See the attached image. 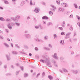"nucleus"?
<instances>
[{
  "label": "nucleus",
  "instance_id": "51",
  "mask_svg": "<svg viewBox=\"0 0 80 80\" xmlns=\"http://www.w3.org/2000/svg\"><path fill=\"white\" fill-rule=\"evenodd\" d=\"M0 38H1V39H3V36L0 35Z\"/></svg>",
  "mask_w": 80,
  "mask_h": 80
},
{
  "label": "nucleus",
  "instance_id": "15",
  "mask_svg": "<svg viewBox=\"0 0 80 80\" xmlns=\"http://www.w3.org/2000/svg\"><path fill=\"white\" fill-rule=\"evenodd\" d=\"M15 25H16V26H17V27H20V24L19 22H15Z\"/></svg>",
  "mask_w": 80,
  "mask_h": 80
},
{
  "label": "nucleus",
  "instance_id": "7",
  "mask_svg": "<svg viewBox=\"0 0 80 80\" xmlns=\"http://www.w3.org/2000/svg\"><path fill=\"white\" fill-rule=\"evenodd\" d=\"M64 10H65L63 8H62L60 7L58 8V12H64Z\"/></svg>",
  "mask_w": 80,
  "mask_h": 80
},
{
  "label": "nucleus",
  "instance_id": "17",
  "mask_svg": "<svg viewBox=\"0 0 80 80\" xmlns=\"http://www.w3.org/2000/svg\"><path fill=\"white\" fill-rule=\"evenodd\" d=\"M6 58H7V60H10V56L6 55Z\"/></svg>",
  "mask_w": 80,
  "mask_h": 80
},
{
  "label": "nucleus",
  "instance_id": "25",
  "mask_svg": "<svg viewBox=\"0 0 80 80\" xmlns=\"http://www.w3.org/2000/svg\"><path fill=\"white\" fill-rule=\"evenodd\" d=\"M53 37H54V40H56L57 38V34H54Z\"/></svg>",
  "mask_w": 80,
  "mask_h": 80
},
{
  "label": "nucleus",
  "instance_id": "4",
  "mask_svg": "<svg viewBox=\"0 0 80 80\" xmlns=\"http://www.w3.org/2000/svg\"><path fill=\"white\" fill-rule=\"evenodd\" d=\"M35 40L36 42H40V43H44V41L42 39H39L38 38H35Z\"/></svg>",
  "mask_w": 80,
  "mask_h": 80
},
{
  "label": "nucleus",
  "instance_id": "57",
  "mask_svg": "<svg viewBox=\"0 0 80 80\" xmlns=\"http://www.w3.org/2000/svg\"><path fill=\"white\" fill-rule=\"evenodd\" d=\"M75 54V52H74L72 51L71 52V55H73V54Z\"/></svg>",
  "mask_w": 80,
  "mask_h": 80
},
{
  "label": "nucleus",
  "instance_id": "13",
  "mask_svg": "<svg viewBox=\"0 0 80 80\" xmlns=\"http://www.w3.org/2000/svg\"><path fill=\"white\" fill-rule=\"evenodd\" d=\"M72 72L74 73L75 74H77V70L75 69H72L71 70Z\"/></svg>",
  "mask_w": 80,
  "mask_h": 80
},
{
  "label": "nucleus",
  "instance_id": "37",
  "mask_svg": "<svg viewBox=\"0 0 80 80\" xmlns=\"http://www.w3.org/2000/svg\"><path fill=\"white\" fill-rule=\"evenodd\" d=\"M52 63H54V64L56 63V61H55L54 59L52 60Z\"/></svg>",
  "mask_w": 80,
  "mask_h": 80
},
{
  "label": "nucleus",
  "instance_id": "9",
  "mask_svg": "<svg viewBox=\"0 0 80 80\" xmlns=\"http://www.w3.org/2000/svg\"><path fill=\"white\" fill-rule=\"evenodd\" d=\"M64 42L65 41H64V40H62L60 41V43L62 45H63L64 44H65Z\"/></svg>",
  "mask_w": 80,
  "mask_h": 80
},
{
  "label": "nucleus",
  "instance_id": "58",
  "mask_svg": "<svg viewBox=\"0 0 80 80\" xmlns=\"http://www.w3.org/2000/svg\"><path fill=\"white\" fill-rule=\"evenodd\" d=\"M42 23H43V24H46V22L45 21H43L42 22Z\"/></svg>",
  "mask_w": 80,
  "mask_h": 80
},
{
  "label": "nucleus",
  "instance_id": "26",
  "mask_svg": "<svg viewBox=\"0 0 80 80\" xmlns=\"http://www.w3.org/2000/svg\"><path fill=\"white\" fill-rule=\"evenodd\" d=\"M48 78H49V79L50 80H52L53 79V77H52L51 75H49L48 76Z\"/></svg>",
  "mask_w": 80,
  "mask_h": 80
},
{
  "label": "nucleus",
  "instance_id": "8",
  "mask_svg": "<svg viewBox=\"0 0 80 80\" xmlns=\"http://www.w3.org/2000/svg\"><path fill=\"white\" fill-rule=\"evenodd\" d=\"M2 1L4 2V3L6 5H8L9 4V2L7 0H2Z\"/></svg>",
  "mask_w": 80,
  "mask_h": 80
},
{
  "label": "nucleus",
  "instance_id": "6",
  "mask_svg": "<svg viewBox=\"0 0 80 80\" xmlns=\"http://www.w3.org/2000/svg\"><path fill=\"white\" fill-rule=\"evenodd\" d=\"M24 35L25 37H26L28 39L30 38L31 37V36L29 34H25Z\"/></svg>",
  "mask_w": 80,
  "mask_h": 80
},
{
  "label": "nucleus",
  "instance_id": "50",
  "mask_svg": "<svg viewBox=\"0 0 80 80\" xmlns=\"http://www.w3.org/2000/svg\"><path fill=\"white\" fill-rule=\"evenodd\" d=\"M15 46H16V47H17L18 48H20V46H18V44H15Z\"/></svg>",
  "mask_w": 80,
  "mask_h": 80
},
{
  "label": "nucleus",
  "instance_id": "64",
  "mask_svg": "<svg viewBox=\"0 0 80 80\" xmlns=\"http://www.w3.org/2000/svg\"><path fill=\"white\" fill-rule=\"evenodd\" d=\"M69 13H70V12L68 11V12H67V13H66V14H67V15H68L69 14Z\"/></svg>",
  "mask_w": 80,
  "mask_h": 80
},
{
  "label": "nucleus",
  "instance_id": "62",
  "mask_svg": "<svg viewBox=\"0 0 80 80\" xmlns=\"http://www.w3.org/2000/svg\"><path fill=\"white\" fill-rule=\"evenodd\" d=\"M42 76L43 77L45 75V72H43L42 73Z\"/></svg>",
  "mask_w": 80,
  "mask_h": 80
},
{
  "label": "nucleus",
  "instance_id": "3",
  "mask_svg": "<svg viewBox=\"0 0 80 80\" xmlns=\"http://www.w3.org/2000/svg\"><path fill=\"white\" fill-rule=\"evenodd\" d=\"M52 57L56 60H58V58H59L58 57V54L57 53H54L52 55Z\"/></svg>",
  "mask_w": 80,
  "mask_h": 80
},
{
  "label": "nucleus",
  "instance_id": "33",
  "mask_svg": "<svg viewBox=\"0 0 80 80\" xmlns=\"http://www.w3.org/2000/svg\"><path fill=\"white\" fill-rule=\"evenodd\" d=\"M6 22H11V20L9 18H7L6 19Z\"/></svg>",
  "mask_w": 80,
  "mask_h": 80
},
{
  "label": "nucleus",
  "instance_id": "56",
  "mask_svg": "<svg viewBox=\"0 0 80 80\" xmlns=\"http://www.w3.org/2000/svg\"><path fill=\"white\" fill-rule=\"evenodd\" d=\"M6 31L7 33H8V32H9V30L7 29H6Z\"/></svg>",
  "mask_w": 80,
  "mask_h": 80
},
{
  "label": "nucleus",
  "instance_id": "27",
  "mask_svg": "<svg viewBox=\"0 0 80 80\" xmlns=\"http://www.w3.org/2000/svg\"><path fill=\"white\" fill-rule=\"evenodd\" d=\"M40 62H42V63H45V60L40 59Z\"/></svg>",
  "mask_w": 80,
  "mask_h": 80
},
{
  "label": "nucleus",
  "instance_id": "46",
  "mask_svg": "<svg viewBox=\"0 0 80 80\" xmlns=\"http://www.w3.org/2000/svg\"><path fill=\"white\" fill-rule=\"evenodd\" d=\"M28 77V74L25 73L24 74V77Z\"/></svg>",
  "mask_w": 80,
  "mask_h": 80
},
{
  "label": "nucleus",
  "instance_id": "32",
  "mask_svg": "<svg viewBox=\"0 0 80 80\" xmlns=\"http://www.w3.org/2000/svg\"><path fill=\"white\" fill-rule=\"evenodd\" d=\"M49 15L51 16L53 15V12H51V11H49Z\"/></svg>",
  "mask_w": 80,
  "mask_h": 80
},
{
  "label": "nucleus",
  "instance_id": "47",
  "mask_svg": "<svg viewBox=\"0 0 80 80\" xmlns=\"http://www.w3.org/2000/svg\"><path fill=\"white\" fill-rule=\"evenodd\" d=\"M19 71H16V75H18V74H19Z\"/></svg>",
  "mask_w": 80,
  "mask_h": 80
},
{
  "label": "nucleus",
  "instance_id": "54",
  "mask_svg": "<svg viewBox=\"0 0 80 80\" xmlns=\"http://www.w3.org/2000/svg\"><path fill=\"white\" fill-rule=\"evenodd\" d=\"M4 68L5 69H6L7 68V65H5L4 66Z\"/></svg>",
  "mask_w": 80,
  "mask_h": 80
},
{
  "label": "nucleus",
  "instance_id": "22",
  "mask_svg": "<svg viewBox=\"0 0 80 80\" xmlns=\"http://www.w3.org/2000/svg\"><path fill=\"white\" fill-rule=\"evenodd\" d=\"M52 23L51 22H49L48 23L47 26L48 27H49L50 25H52Z\"/></svg>",
  "mask_w": 80,
  "mask_h": 80
},
{
  "label": "nucleus",
  "instance_id": "20",
  "mask_svg": "<svg viewBox=\"0 0 80 80\" xmlns=\"http://www.w3.org/2000/svg\"><path fill=\"white\" fill-rule=\"evenodd\" d=\"M0 20L1 21H2V22H4L5 21V19L3 17H0Z\"/></svg>",
  "mask_w": 80,
  "mask_h": 80
},
{
  "label": "nucleus",
  "instance_id": "19",
  "mask_svg": "<svg viewBox=\"0 0 80 80\" xmlns=\"http://www.w3.org/2000/svg\"><path fill=\"white\" fill-rule=\"evenodd\" d=\"M61 62H62V61L63 59H64V58L62 56H60L59 58Z\"/></svg>",
  "mask_w": 80,
  "mask_h": 80
},
{
  "label": "nucleus",
  "instance_id": "14",
  "mask_svg": "<svg viewBox=\"0 0 80 80\" xmlns=\"http://www.w3.org/2000/svg\"><path fill=\"white\" fill-rule=\"evenodd\" d=\"M43 48L44 49V50H48V51H50V48H48L44 47Z\"/></svg>",
  "mask_w": 80,
  "mask_h": 80
},
{
  "label": "nucleus",
  "instance_id": "36",
  "mask_svg": "<svg viewBox=\"0 0 80 80\" xmlns=\"http://www.w3.org/2000/svg\"><path fill=\"white\" fill-rule=\"evenodd\" d=\"M39 26H35V28L36 29H39Z\"/></svg>",
  "mask_w": 80,
  "mask_h": 80
},
{
  "label": "nucleus",
  "instance_id": "31",
  "mask_svg": "<svg viewBox=\"0 0 80 80\" xmlns=\"http://www.w3.org/2000/svg\"><path fill=\"white\" fill-rule=\"evenodd\" d=\"M70 27L69 28V30H70L71 31H72L73 30V27H72V26H70Z\"/></svg>",
  "mask_w": 80,
  "mask_h": 80
},
{
  "label": "nucleus",
  "instance_id": "40",
  "mask_svg": "<svg viewBox=\"0 0 80 80\" xmlns=\"http://www.w3.org/2000/svg\"><path fill=\"white\" fill-rule=\"evenodd\" d=\"M11 19L12 20H13L14 21V22H15V21L16 20V19H15V18L13 17H12L11 18Z\"/></svg>",
  "mask_w": 80,
  "mask_h": 80
},
{
  "label": "nucleus",
  "instance_id": "39",
  "mask_svg": "<svg viewBox=\"0 0 80 80\" xmlns=\"http://www.w3.org/2000/svg\"><path fill=\"white\" fill-rule=\"evenodd\" d=\"M70 36H66V35L65 38L66 39H67V38H70Z\"/></svg>",
  "mask_w": 80,
  "mask_h": 80
},
{
  "label": "nucleus",
  "instance_id": "5",
  "mask_svg": "<svg viewBox=\"0 0 80 80\" xmlns=\"http://www.w3.org/2000/svg\"><path fill=\"white\" fill-rule=\"evenodd\" d=\"M40 12V9H39L38 7L35 8L34 10V12L35 13H39Z\"/></svg>",
  "mask_w": 80,
  "mask_h": 80
},
{
  "label": "nucleus",
  "instance_id": "28",
  "mask_svg": "<svg viewBox=\"0 0 80 80\" xmlns=\"http://www.w3.org/2000/svg\"><path fill=\"white\" fill-rule=\"evenodd\" d=\"M76 72H77V74L78 73H79L80 72V70L79 69H76Z\"/></svg>",
  "mask_w": 80,
  "mask_h": 80
},
{
  "label": "nucleus",
  "instance_id": "59",
  "mask_svg": "<svg viewBox=\"0 0 80 80\" xmlns=\"http://www.w3.org/2000/svg\"><path fill=\"white\" fill-rule=\"evenodd\" d=\"M36 37V38H38V37H39V36L38 35H37L35 36Z\"/></svg>",
  "mask_w": 80,
  "mask_h": 80
},
{
  "label": "nucleus",
  "instance_id": "10",
  "mask_svg": "<svg viewBox=\"0 0 80 80\" xmlns=\"http://www.w3.org/2000/svg\"><path fill=\"white\" fill-rule=\"evenodd\" d=\"M61 5L62 6V7H67V4L65 3H61Z\"/></svg>",
  "mask_w": 80,
  "mask_h": 80
},
{
  "label": "nucleus",
  "instance_id": "44",
  "mask_svg": "<svg viewBox=\"0 0 80 80\" xmlns=\"http://www.w3.org/2000/svg\"><path fill=\"white\" fill-rule=\"evenodd\" d=\"M20 16H17L16 17V18L17 20H19V19H20Z\"/></svg>",
  "mask_w": 80,
  "mask_h": 80
},
{
  "label": "nucleus",
  "instance_id": "61",
  "mask_svg": "<svg viewBox=\"0 0 80 80\" xmlns=\"http://www.w3.org/2000/svg\"><path fill=\"white\" fill-rule=\"evenodd\" d=\"M58 28L60 30H62L63 29V28L62 27H59Z\"/></svg>",
  "mask_w": 80,
  "mask_h": 80
},
{
  "label": "nucleus",
  "instance_id": "43",
  "mask_svg": "<svg viewBox=\"0 0 80 80\" xmlns=\"http://www.w3.org/2000/svg\"><path fill=\"white\" fill-rule=\"evenodd\" d=\"M30 5H33V2H32V0H31L30 1Z\"/></svg>",
  "mask_w": 80,
  "mask_h": 80
},
{
  "label": "nucleus",
  "instance_id": "63",
  "mask_svg": "<svg viewBox=\"0 0 80 80\" xmlns=\"http://www.w3.org/2000/svg\"><path fill=\"white\" fill-rule=\"evenodd\" d=\"M30 18V17L29 16H28L27 18V20H29Z\"/></svg>",
  "mask_w": 80,
  "mask_h": 80
},
{
  "label": "nucleus",
  "instance_id": "49",
  "mask_svg": "<svg viewBox=\"0 0 80 80\" xmlns=\"http://www.w3.org/2000/svg\"><path fill=\"white\" fill-rule=\"evenodd\" d=\"M61 35H65V32H62L61 33Z\"/></svg>",
  "mask_w": 80,
  "mask_h": 80
},
{
  "label": "nucleus",
  "instance_id": "12",
  "mask_svg": "<svg viewBox=\"0 0 80 80\" xmlns=\"http://www.w3.org/2000/svg\"><path fill=\"white\" fill-rule=\"evenodd\" d=\"M3 44L6 48H8V47H10V46H9V45L8 44H7L6 43H4Z\"/></svg>",
  "mask_w": 80,
  "mask_h": 80
},
{
  "label": "nucleus",
  "instance_id": "45",
  "mask_svg": "<svg viewBox=\"0 0 80 80\" xmlns=\"http://www.w3.org/2000/svg\"><path fill=\"white\" fill-rule=\"evenodd\" d=\"M20 67L21 70L23 71V66H20Z\"/></svg>",
  "mask_w": 80,
  "mask_h": 80
},
{
  "label": "nucleus",
  "instance_id": "52",
  "mask_svg": "<svg viewBox=\"0 0 80 80\" xmlns=\"http://www.w3.org/2000/svg\"><path fill=\"white\" fill-rule=\"evenodd\" d=\"M40 29H43V28L42 25H40Z\"/></svg>",
  "mask_w": 80,
  "mask_h": 80
},
{
  "label": "nucleus",
  "instance_id": "16",
  "mask_svg": "<svg viewBox=\"0 0 80 80\" xmlns=\"http://www.w3.org/2000/svg\"><path fill=\"white\" fill-rule=\"evenodd\" d=\"M12 54H13L14 55H17L18 54V52L16 51H13L12 52Z\"/></svg>",
  "mask_w": 80,
  "mask_h": 80
},
{
  "label": "nucleus",
  "instance_id": "30",
  "mask_svg": "<svg viewBox=\"0 0 80 80\" xmlns=\"http://www.w3.org/2000/svg\"><path fill=\"white\" fill-rule=\"evenodd\" d=\"M6 76H9L12 75V73H7L6 74Z\"/></svg>",
  "mask_w": 80,
  "mask_h": 80
},
{
  "label": "nucleus",
  "instance_id": "1",
  "mask_svg": "<svg viewBox=\"0 0 80 80\" xmlns=\"http://www.w3.org/2000/svg\"><path fill=\"white\" fill-rule=\"evenodd\" d=\"M46 54H44L42 55V57L45 60V63H46V65L48 67H52V66L51 65L50 63V58H47Z\"/></svg>",
  "mask_w": 80,
  "mask_h": 80
},
{
  "label": "nucleus",
  "instance_id": "29",
  "mask_svg": "<svg viewBox=\"0 0 80 80\" xmlns=\"http://www.w3.org/2000/svg\"><path fill=\"white\" fill-rule=\"evenodd\" d=\"M44 39L45 40H48V36H45L44 37Z\"/></svg>",
  "mask_w": 80,
  "mask_h": 80
},
{
  "label": "nucleus",
  "instance_id": "2",
  "mask_svg": "<svg viewBox=\"0 0 80 80\" xmlns=\"http://www.w3.org/2000/svg\"><path fill=\"white\" fill-rule=\"evenodd\" d=\"M15 23L13 22H11L10 23H8V27L10 30L12 29V27H15Z\"/></svg>",
  "mask_w": 80,
  "mask_h": 80
},
{
  "label": "nucleus",
  "instance_id": "38",
  "mask_svg": "<svg viewBox=\"0 0 80 80\" xmlns=\"http://www.w3.org/2000/svg\"><path fill=\"white\" fill-rule=\"evenodd\" d=\"M42 5H44V6L46 5V3H45L44 2H42Z\"/></svg>",
  "mask_w": 80,
  "mask_h": 80
},
{
  "label": "nucleus",
  "instance_id": "53",
  "mask_svg": "<svg viewBox=\"0 0 80 80\" xmlns=\"http://www.w3.org/2000/svg\"><path fill=\"white\" fill-rule=\"evenodd\" d=\"M69 18H73V14H71L69 16Z\"/></svg>",
  "mask_w": 80,
  "mask_h": 80
},
{
  "label": "nucleus",
  "instance_id": "42",
  "mask_svg": "<svg viewBox=\"0 0 80 80\" xmlns=\"http://www.w3.org/2000/svg\"><path fill=\"white\" fill-rule=\"evenodd\" d=\"M51 7H52V8H55V7L54 6V5L52 4L51 5Z\"/></svg>",
  "mask_w": 80,
  "mask_h": 80
},
{
  "label": "nucleus",
  "instance_id": "18",
  "mask_svg": "<svg viewBox=\"0 0 80 80\" xmlns=\"http://www.w3.org/2000/svg\"><path fill=\"white\" fill-rule=\"evenodd\" d=\"M25 3V2L23 1H22L20 4L21 6H23Z\"/></svg>",
  "mask_w": 80,
  "mask_h": 80
},
{
  "label": "nucleus",
  "instance_id": "21",
  "mask_svg": "<svg viewBox=\"0 0 80 80\" xmlns=\"http://www.w3.org/2000/svg\"><path fill=\"white\" fill-rule=\"evenodd\" d=\"M62 70L64 71L65 72H68V71L65 68H62Z\"/></svg>",
  "mask_w": 80,
  "mask_h": 80
},
{
  "label": "nucleus",
  "instance_id": "55",
  "mask_svg": "<svg viewBox=\"0 0 80 80\" xmlns=\"http://www.w3.org/2000/svg\"><path fill=\"white\" fill-rule=\"evenodd\" d=\"M24 47L25 48H28V46H27V45H24Z\"/></svg>",
  "mask_w": 80,
  "mask_h": 80
},
{
  "label": "nucleus",
  "instance_id": "48",
  "mask_svg": "<svg viewBox=\"0 0 80 80\" xmlns=\"http://www.w3.org/2000/svg\"><path fill=\"white\" fill-rule=\"evenodd\" d=\"M48 47L49 48H52V46L50 44H48Z\"/></svg>",
  "mask_w": 80,
  "mask_h": 80
},
{
  "label": "nucleus",
  "instance_id": "11",
  "mask_svg": "<svg viewBox=\"0 0 80 80\" xmlns=\"http://www.w3.org/2000/svg\"><path fill=\"white\" fill-rule=\"evenodd\" d=\"M42 19L43 20H48V17L46 16H43L42 18Z\"/></svg>",
  "mask_w": 80,
  "mask_h": 80
},
{
  "label": "nucleus",
  "instance_id": "34",
  "mask_svg": "<svg viewBox=\"0 0 80 80\" xmlns=\"http://www.w3.org/2000/svg\"><path fill=\"white\" fill-rule=\"evenodd\" d=\"M71 34V32H69L66 34V36H69Z\"/></svg>",
  "mask_w": 80,
  "mask_h": 80
},
{
  "label": "nucleus",
  "instance_id": "23",
  "mask_svg": "<svg viewBox=\"0 0 80 80\" xmlns=\"http://www.w3.org/2000/svg\"><path fill=\"white\" fill-rule=\"evenodd\" d=\"M56 3L58 5H60V1L59 0H57Z\"/></svg>",
  "mask_w": 80,
  "mask_h": 80
},
{
  "label": "nucleus",
  "instance_id": "41",
  "mask_svg": "<svg viewBox=\"0 0 80 80\" xmlns=\"http://www.w3.org/2000/svg\"><path fill=\"white\" fill-rule=\"evenodd\" d=\"M35 49L36 51H37H37H38V48L36 47L35 48Z\"/></svg>",
  "mask_w": 80,
  "mask_h": 80
},
{
  "label": "nucleus",
  "instance_id": "60",
  "mask_svg": "<svg viewBox=\"0 0 80 80\" xmlns=\"http://www.w3.org/2000/svg\"><path fill=\"white\" fill-rule=\"evenodd\" d=\"M0 9L1 10H3V7L2 6H0Z\"/></svg>",
  "mask_w": 80,
  "mask_h": 80
},
{
  "label": "nucleus",
  "instance_id": "24",
  "mask_svg": "<svg viewBox=\"0 0 80 80\" xmlns=\"http://www.w3.org/2000/svg\"><path fill=\"white\" fill-rule=\"evenodd\" d=\"M50 9L51 11V12H55V8H53V9L52 8H50Z\"/></svg>",
  "mask_w": 80,
  "mask_h": 80
},
{
  "label": "nucleus",
  "instance_id": "35",
  "mask_svg": "<svg viewBox=\"0 0 80 80\" xmlns=\"http://www.w3.org/2000/svg\"><path fill=\"white\" fill-rule=\"evenodd\" d=\"M73 5L75 8H78V6H77V4H74Z\"/></svg>",
  "mask_w": 80,
  "mask_h": 80
}]
</instances>
